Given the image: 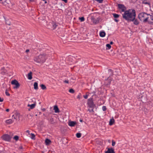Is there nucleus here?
Instances as JSON below:
<instances>
[{"label": "nucleus", "mask_w": 153, "mask_h": 153, "mask_svg": "<svg viewBox=\"0 0 153 153\" xmlns=\"http://www.w3.org/2000/svg\"><path fill=\"white\" fill-rule=\"evenodd\" d=\"M91 19L93 22V23L96 24L99 22L100 19L97 18V19H95L94 16H91Z\"/></svg>", "instance_id": "nucleus-8"}, {"label": "nucleus", "mask_w": 153, "mask_h": 153, "mask_svg": "<svg viewBox=\"0 0 153 153\" xmlns=\"http://www.w3.org/2000/svg\"><path fill=\"white\" fill-rule=\"evenodd\" d=\"M76 124V123L75 121L71 120L69 121L68 124L70 126H74Z\"/></svg>", "instance_id": "nucleus-11"}, {"label": "nucleus", "mask_w": 153, "mask_h": 153, "mask_svg": "<svg viewBox=\"0 0 153 153\" xmlns=\"http://www.w3.org/2000/svg\"><path fill=\"white\" fill-rule=\"evenodd\" d=\"M26 132L28 133L29 134H29L30 131L29 130H27L26 131Z\"/></svg>", "instance_id": "nucleus-51"}, {"label": "nucleus", "mask_w": 153, "mask_h": 153, "mask_svg": "<svg viewBox=\"0 0 153 153\" xmlns=\"http://www.w3.org/2000/svg\"><path fill=\"white\" fill-rule=\"evenodd\" d=\"M112 15L115 18H117L120 16V15H119L116 13H113Z\"/></svg>", "instance_id": "nucleus-24"}, {"label": "nucleus", "mask_w": 153, "mask_h": 153, "mask_svg": "<svg viewBox=\"0 0 153 153\" xmlns=\"http://www.w3.org/2000/svg\"><path fill=\"white\" fill-rule=\"evenodd\" d=\"M88 95L87 94L85 95H83V97L85 99H87V98L88 97Z\"/></svg>", "instance_id": "nucleus-41"}, {"label": "nucleus", "mask_w": 153, "mask_h": 153, "mask_svg": "<svg viewBox=\"0 0 153 153\" xmlns=\"http://www.w3.org/2000/svg\"><path fill=\"white\" fill-rule=\"evenodd\" d=\"M108 77H110L111 76H112L113 74V71L111 69L108 70Z\"/></svg>", "instance_id": "nucleus-13"}, {"label": "nucleus", "mask_w": 153, "mask_h": 153, "mask_svg": "<svg viewBox=\"0 0 153 153\" xmlns=\"http://www.w3.org/2000/svg\"><path fill=\"white\" fill-rule=\"evenodd\" d=\"M35 0H29V1L30 2H34Z\"/></svg>", "instance_id": "nucleus-48"}, {"label": "nucleus", "mask_w": 153, "mask_h": 153, "mask_svg": "<svg viewBox=\"0 0 153 153\" xmlns=\"http://www.w3.org/2000/svg\"><path fill=\"white\" fill-rule=\"evenodd\" d=\"M117 18H115V19L114 20V21L116 22H118V21H119V20L118 19H116Z\"/></svg>", "instance_id": "nucleus-46"}, {"label": "nucleus", "mask_w": 153, "mask_h": 153, "mask_svg": "<svg viewBox=\"0 0 153 153\" xmlns=\"http://www.w3.org/2000/svg\"><path fill=\"white\" fill-rule=\"evenodd\" d=\"M62 1H63L65 3L68 2V0H61Z\"/></svg>", "instance_id": "nucleus-44"}, {"label": "nucleus", "mask_w": 153, "mask_h": 153, "mask_svg": "<svg viewBox=\"0 0 153 153\" xmlns=\"http://www.w3.org/2000/svg\"><path fill=\"white\" fill-rule=\"evenodd\" d=\"M92 108L91 109H88V111H89V112H94V108Z\"/></svg>", "instance_id": "nucleus-38"}, {"label": "nucleus", "mask_w": 153, "mask_h": 153, "mask_svg": "<svg viewBox=\"0 0 153 153\" xmlns=\"http://www.w3.org/2000/svg\"><path fill=\"white\" fill-rule=\"evenodd\" d=\"M27 78L29 80H31L32 79V72H30L28 74Z\"/></svg>", "instance_id": "nucleus-18"}, {"label": "nucleus", "mask_w": 153, "mask_h": 153, "mask_svg": "<svg viewBox=\"0 0 153 153\" xmlns=\"http://www.w3.org/2000/svg\"><path fill=\"white\" fill-rule=\"evenodd\" d=\"M95 1H97L99 3H102L103 2V0H95Z\"/></svg>", "instance_id": "nucleus-37"}, {"label": "nucleus", "mask_w": 153, "mask_h": 153, "mask_svg": "<svg viewBox=\"0 0 153 153\" xmlns=\"http://www.w3.org/2000/svg\"><path fill=\"white\" fill-rule=\"evenodd\" d=\"M81 96V94H79L77 96V98L79 100H80V96Z\"/></svg>", "instance_id": "nucleus-40"}, {"label": "nucleus", "mask_w": 153, "mask_h": 153, "mask_svg": "<svg viewBox=\"0 0 153 153\" xmlns=\"http://www.w3.org/2000/svg\"><path fill=\"white\" fill-rule=\"evenodd\" d=\"M112 80V79L111 77H108L107 79L105 80V83L106 85H110L111 84Z\"/></svg>", "instance_id": "nucleus-10"}, {"label": "nucleus", "mask_w": 153, "mask_h": 153, "mask_svg": "<svg viewBox=\"0 0 153 153\" xmlns=\"http://www.w3.org/2000/svg\"><path fill=\"white\" fill-rule=\"evenodd\" d=\"M2 68V69L3 68V69H4V68Z\"/></svg>", "instance_id": "nucleus-57"}, {"label": "nucleus", "mask_w": 153, "mask_h": 153, "mask_svg": "<svg viewBox=\"0 0 153 153\" xmlns=\"http://www.w3.org/2000/svg\"><path fill=\"white\" fill-rule=\"evenodd\" d=\"M50 122L51 124H53L54 123L53 119V118H51L50 120Z\"/></svg>", "instance_id": "nucleus-30"}, {"label": "nucleus", "mask_w": 153, "mask_h": 153, "mask_svg": "<svg viewBox=\"0 0 153 153\" xmlns=\"http://www.w3.org/2000/svg\"><path fill=\"white\" fill-rule=\"evenodd\" d=\"M107 108L105 106H103L102 107V110L103 111H105L106 110Z\"/></svg>", "instance_id": "nucleus-32"}, {"label": "nucleus", "mask_w": 153, "mask_h": 153, "mask_svg": "<svg viewBox=\"0 0 153 153\" xmlns=\"http://www.w3.org/2000/svg\"><path fill=\"white\" fill-rule=\"evenodd\" d=\"M42 89L43 90L46 89V88L45 85L43 84H41L40 85Z\"/></svg>", "instance_id": "nucleus-25"}, {"label": "nucleus", "mask_w": 153, "mask_h": 153, "mask_svg": "<svg viewBox=\"0 0 153 153\" xmlns=\"http://www.w3.org/2000/svg\"><path fill=\"white\" fill-rule=\"evenodd\" d=\"M57 25L56 24H53L52 26V27L53 29H55Z\"/></svg>", "instance_id": "nucleus-34"}, {"label": "nucleus", "mask_w": 153, "mask_h": 153, "mask_svg": "<svg viewBox=\"0 0 153 153\" xmlns=\"http://www.w3.org/2000/svg\"><path fill=\"white\" fill-rule=\"evenodd\" d=\"M51 141L48 139H46L45 140V143L46 145H48L51 143Z\"/></svg>", "instance_id": "nucleus-21"}, {"label": "nucleus", "mask_w": 153, "mask_h": 153, "mask_svg": "<svg viewBox=\"0 0 153 153\" xmlns=\"http://www.w3.org/2000/svg\"><path fill=\"white\" fill-rule=\"evenodd\" d=\"M105 33L104 31H102L100 32V36L101 37H104L105 36Z\"/></svg>", "instance_id": "nucleus-15"}, {"label": "nucleus", "mask_w": 153, "mask_h": 153, "mask_svg": "<svg viewBox=\"0 0 153 153\" xmlns=\"http://www.w3.org/2000/svg\"><path fill=\"white\" fill-rule=\"evenodd\" d=\"M143 4L147 5L149 7L150 6V1L148 0H144L142 2Z\"/></svg>", "instance_id": "nucleus-12"}, {"label": "nucleus", "mask_w": 153, "mask_h": 153, "mask_svg": "<svg viewBox=\"0 0 153 153\" xmlns=\"http://www.w3.org/2000/svg\"><path fill=\"white\" fill-rule=\"evenodd\" d=\"M35 106H36V104H32L31 105L28 104L27 105V106L30 107V108L31 109H33V108H34L35 107Z\"/></svg>", "instance_id": "nucleus-22"}, {"label": "nucleus", "mask_w": 153, "mask_h": 153, "mask_svg": "<svg viewBox=\"0 0 153 153\" xmlns=\"http://www.w3.org/2000/svg\"><path fill=\"white\" fill-rule=\"evenodd\" d=\"M13 138L16 140L17 141L19 140V137L17 135H16L13 137Z\"/></svg>", "instance_id": "nucleus-27"}, {"label": "nucleus", "mask_w": 153, "mask_h": 153, "mask_svg": "<svg viewBox=\"0 0 153 153\" xmlns=\"http://www.w3.org/2000/svg\"><path fill=\"white\" fill-rule=\"evenodd\" d=\"M131 22H133V23L136 25H138L139 24V22L138 20L137 19L134 18V19H133V21H131Z\"/></svg>", "instance_id": "nucleus-14"}, {"label": "nucleus", "mask_w": 153, "mask_h": 153, "mask_svg": "<svg viewBox=\"0 0 153 153\" xmlns=\"http://www.w3.org/2000/svg\"><path fill=\"white\" fill-rule=\"evenodd\" d=\"M4 0H0V3H2Z\"/></svg>", "instance_id": "nucleus-49"}, {"label": "nucleus", "mask_w": 153, "mask_h": 153, "mask_svg": "<svg viewBox=\"0 0 153 153\" xmlns=\"http://www.w3.org/2000/svg\"><path fill=\"white\" fill-rule=\"evenodd\" d=\"M149 16L150 17V18L151 19V20H153V17L152 16L150 15V16Z\"/></svg>", "instance_id": "nucleus-45"}, {"label": "nucleus", "mask_w": 153, "mask_h": 153, "mask_svg": "<svg viewBox=\"0 0 153 153\" xmlns=\"http://www.w3.org/2000/svg\"><path fill=\"white\" fill-rule=\"evenodd\" d=\"M23 149V147L22 146H19V149L21 151V150L22 149Z\"/></svg>", "instance_id": "nucleus-42"}, {"label": "nucleus", "mask_w": 153, "mask_h": 153, "mask_svg": "<svg viewBox=\"0 0 153 153\" xmlns=\"http://www.w3.org/2000/svg\"><path fill=\"white\" fill-rule=\"evenodd\" d=\"M81 135L82 134L81 133H76V136L77 137L79 138L81 137Z\"/></svg>", "instance_id": "nucleus-26"}, {"label": "nucleus", "mask_w": 153, "mask_h": 153, "mask_svg": "<svg viewBox=\"0 0 153 153\" xmlns=\"http://www.w3.org/2000/svg\"><path fill=\"white\" fill-rule=\"evenodd\" d=\"M64 82L65 83H69V81L67 80H65L64 81Z\"/></svg>", "instance_id": "nucleus-43"}, {"label": "nucleus", "mask_w": 153, "mask_h": 153, "mask_svg": "<svg viewBox=\"0 0 153 153\" xmlns=\"http://www.w3.org/2000/svg\"><path fill=\"white\" fill-rule=\"evenodd\" d=\"M11 83L13 85H15V86L13 87V88L14 89H17L19 88L20 86V84L16 79H14L12 81Z\"/></svg>", "instance_id": "nucleus-7"}, {"label": "nucleus", "mask_w": 153, "mask_h": 153, "mask_svg": "<svg viewBox=\"0 0 153 153\" xmlns=\"http://www.w3.org/2000/svg\"><path fill=\"white\" fill-rule=\"evenodd\" d=\"M6 24L8 25H10V22H9L8 21H6Z\"/></svg>", "instance_id": "nucleus-39"}, {"label": "nucleus", "mask_w": 153, "mask_h": 153, "mask_svg": "<svg viewBox=\"0 0 153 153\" xmlns=\"http://www.w3.org/2000/svg\"><path fill=\"white\" fill-rule=\"evenodd\" d=\"M69 91L70 93H74V90L73 89H72V88L70 89L69 90Z\"/></svg>", "instance_id": "nucleus-31"}, {"label": "nucleus", "mask_w": 153, "mask_h": 153, "mask_svg": "<svg viewBox=\"0 0 153 153\" xmlns=\"http://www.w3.org/2000/svg\"><path fill=\"white\" fill-rule=\"evenodd\" d=\"M42 0L45 1V4H47V0Z\"/></svg>", "instance_id": "nucleus-47"}, {"label": "nucleus", "mask_w": 153, "mask_h": 153, "mask_svg": "<svg viewBox=\"0 0 153 153\" xmlns=\"http://www.w3.org/2000/svg\"><path fill=\"white\" fill-rule=\"evenodd\" d=\"M87 104L89 108H94L95 106L93 101V98H90L88 100Z\"/></svg>", "instance_id": "nucleus-4"}, {"label": "nucleus", "mask_w": 153, "mask_h": 153, "mask_svg": "<svg viewBox=\"0 0 153 153\" xmlns=\"http://www.w3.org/2000/svg\"><path fill=\"white\" fill-rule=\"evenodd\" d=\"M150 16V14H148L146 13H141L139 14L138 17L140 20L145 23L147 22L150 23V21L149 20V16Z\"/></svg>", "instance_id": "nucleus-2"}, {"label": "nucleus", "mask_w": 153, "mask_h": 153, "mask_svg": "<svg viewBox=\"0 0 153 153\" xmlns=\"http://www.w3.org/2000/svg\"><path fill=\"white\" fill-rule=\"evenodd\" d=\"M34 88L35 90H37L38 89V84L37 82H35L34 83Z\"/></svg>", "instance_id": "nucleus-19"}, {"label": "nucleus", "mask_w": 153, "mask_h": 153, "mask_svg": "<svg viewBox=\"0 0 153 153\" xmlns=\"http://www.w3.org/2000/svg\"><path fill=\"white\" fill-rule=\"evenodd\" d=\"M13 117H14V119H16V118L14 116V115H13L12 116Z\"/></svg>", "instance_id": "nucleus-55"}, {"label": "nucleus", "mask_w": 153, "mask_h": 153, "mask_svg": "<svg viewBox=\"0 0 153 153\" xmlns=\"http://www.w3.org/2000/svg\"><path fill=\"white\" fill-rule=\"evenodd\" d=\"M79 19L80 20L81 22H83L85 20V18L84 17H79Z\"/></svg>", "instance_id": "nucleus-29"}, {"label": "nucleus", "mask_w": 153, "mask_h": 153, "mask_svg": "<svg viewBox=\"0 0 153 153\" xmlns=\"http://www.w3.org/2000/svg\"><path fill=\"white\" fill-rule=\"evenodd\" d=\"M9 109H7L6 110V111L7 112H8L9 111Z\"/></svg>", "instance_id": "nucleus-50"}, {"label": "nucleus", "mask_w": 153, "mask_h": 153, "mask_svg": "<svg viewBox=\"0 0 153 153\" xmlns=\"http://www.w3.org/2000/svg\"><path fill=\"white\" fill-rule=\"evenodd\" d=\"M5 93V94L7 96H9L10 95V94L9 93L8 91L7 90H6Z\"/></svg>", "instance_id": "nucleus-35"}, {"label": "nucleus", "mask_w": 153, "mask_h": 153, "mask_svg": "<svg viewBox=\"0 0 153 153\" xmlns=\"http://www.w3.org/2000/svg\"><path fill=\"white\" fill-rule=\"evenodd\" d=\"M113 42H112L111 41L110 42L109 44H110V45H112L113 44Z\"/></svg>", "instance_id": "nucleus-53"}, {"label": "nucleus", "mask_w": 153, "mask_h": 153, "mask_svg": "<svg viewBox=\"0 0 153 153\" xmlns=\"http://www.w3.org/2000/svg\"><path fill=\"white\" fill-rule=\"evenodd\" d=\"M2 68V69L3 68V69H4V68Z\"/></svg>", "instance_id": "nucleus-56"}, {"label": "nucleus", "mask_w": 153, "mask_h": 153, "mask_svg": "<svg viewBox=\"0 0 153 153\" xmlns=\"http://www.w3.org/2000/svg\"><path fill=\"white\" fill-rule=\"evenodd\" d=\"M118 8L120 10V13H122L123 12H124L126 11V8L124 5L121 4H118Z\"/></svg>", "instance_id": "nucleus-6"}, {"label": "nucleus", "mask_w": 153, "mask_h": 153, "mask_svg": "<svg viewBox=\"0 0 153 153\" xmlns=\"http://www.w3.org/2000/svg\"><path fill=\"white\" fill-rule=\"evenodd\" d=\"M12 138V137L9 135L7 134H3L1 137L2 140L10 142Z\"/></svg>", "instance_id": "nucleus-5"}, {"label": "nucleus", "mask_w": 153, "mask_h": 153, "mask_svg": "<svg viewBox=\"0 0 153 153\" xmlns=\"http://www.w3.org/2000/svg\"><path fill=\"white\" fill-rule=\"evenodd\" d=\"M29 51V49H27L26 50L25 52L27 53Z\"/></svg>", "instance_id": "nucleus-52"}, {"label": "nucleus", "mask_w": 153, "mask_h": 153, "mask_svg": "<svg viewBox=\"0 0 153 153\" xmlns=\"http://www.w3.org/2000/svg\"><path fill=\"white\" fill-rule=\"evenodd\" d=\"M13 121L11 119H9L6 120V123L8 124H11L12 123H13Z\"/></svg>", "instance_id": "nucleus-20"}, {"label": "nucleus", "mask_w": 153, "mask_h": 153, "mask_svg": "<svg viewBox=\"0 0 153 153\" xmlns=\"http://www.w3.org/2000/svg\"><path fill=\"white\" fill-rule=\"evenodd\" d=\"M116 143L115 142L114 140H112V146H114L115 145Z\"/></svg>", "instance_id": "nucleus-36"}, {"label": "nucleus", "mask_w": 153, "mask_h": 153, "mask_svg": "<svg viewBox=\"0 0 153 153\" xmlns=\"http://www.w3.org/2000/svg\"><path fill=\"white\" fill-rule=\"evenodd\" d=\"M115 120L113 118H112L110 119L109 122V125L111 126L113 125L114 123Z\"/></svg>", "instance_id": "nucleus-16"}, {"label": "nucleus", "mask_w": 153, "mask_h": 153, "mask_svg": "<svg viewBox=\"0 0 153 153\" xmlns=\"http://www.w3.org/2000/svg\"><path fill=\"white\" fill-rule=\"evenodd\" d=\"M122 16L123 19L128 22H131L136 17L135 11L134 9L126 10L124 13L122 14Z\"/></svg>", "instance_id": "nucleus-1"}, {"label": "nucleus", "mask_w": 153, "mask_h": 153, "mask_svg": "<svg viewBox=\"0 0 153 153\" xmlns=\"http://www.w3.org/2000/svg\"><path fill=\"white\" fill-rule=\"evenodd\" d=\"M53 109L55 113H58L59 112V108L57 105L54 106Z\"/></svg>", "instance_id": "nucleus-17"}, {"label": "nucleus", "mask_w": 153, "mask_h": 153, "mask_svg": "<svg viewBox=\"0 0 153 153\" xmlns=\"http://www.w3.org/2000/svg\"><path fill=\"white\" fill-rule=\"evenodd\" d=\"M108 150L105 152V153H115L114 149L112 148H107Z\"/></svg>", "instance_id": "nucleus-9"}, {"label": "nucleus", "mask_w": 153, "mask_h": 153, "mask_svg": "<svg viewBox=\"0 0 153 153\" xmlns=\"http://www.w3.org/2000/svg\"><path fill=\"white\" fill-rule=\"evenodd\" d=\"M79 121L81 122H83V120L82 119H80V120H79Z\"/></svg>", "instance_id": "nucleus-54"}, {"label": "nucleus", "mask_w": 153, "mask_h": 153, "mask_svg": "<svg viewBox=\"0 0 153 153\" xmlns=\"http://www.w3.org/2000/svg\"><path fill=\"white\" fill-rule=\"evenodd\" d=\"M31 138L32 139L34 140L35 137V134L33 133H31Z\"/></svg>", "instance_id": "nucleus-28"}, {"label": "nucleus", "mask_w": 153, "mask_h": 153, "mask_svg": "<svg viewBox=\"0 0 153 153\" xmlns=\"http://www.w3.org/2000/svg\"><path fill=\"white\" fill-rule=\"evenodd\" d=\"M9 0H4L2 2V4L4 5H6L7 4H9Z\"/></svg>", "instance_id": "nucleus-23"}, {"label": "nucleus", "mask_w": 153, "mask_h": 153, "mask_svg": "<svg viewBox=\"0 0 153 153\" xmlns=\"http://www.w3.org/2000/svg\"><path fill=\"white\" fill-rule=\"evenodd\" d=\"M46 58V54H40L38 56L35 57L34 60L37 63H42L45 62Z\"/></svg>", "instance_id": "nucleus-3"}, {"label": "nucleus", "mask_w": 153, "mask_h": 153, "mask_svg": "<svg viewBox=\"0 0 153 153\" xmlns=\"http://www.w3.org/2000/svg\"><path fill=\"white\" fill-rule=\"evenodd\" d=\"M106 47L108 48V49H110L111 48V46L110 44H107L106 45Z\"/></svg>", "instance_id": "nucleus-33"}]
</instances>
